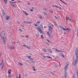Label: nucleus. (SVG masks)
I'll return each mask as SVG.
<instances>
[{
  "label": "nucleus",
  "mask_w": 78,
  "mask_h": 78,
  "mask_svg": "<svg viewBox=\"0 0 78 78\" xmlns=\"http://www.w3.org/2000/svg\"><path fill=\"white\" fill-rule=\"evenodd\" d=\"M41 37L42 39H44V36H43V35H41Z\"/></svg>",
  "instance_id": "nucleus-30"
},
{
  "label": "nucleus",
  "mask_w": 78,
  "mask_h": 78,
  "mask_svg": "<svg viewBox=\"0 0 78 78\" xmlns=\"http://www.w3.org/2000/svg\"><path fill=\"white\" fill-rule=\"evenodd\" d=\"M25 48H28V49H30V47H29L28 46L26 45Z\"/></svg>",
  "instance_id": "nucleus-23"
},
{
  "label": "nucleus",
  "mask_w": 78,
  "mask_h": 78,
  "mask_svg": "<svg viewBox=\"0 0 78 78\" xmlns=\"http://www.w3.org/2000/svg\"><path fill=\"white\" fill-rule=\"evenodd\" d=\"M32 9H33H33H34V7H32Z\"/></svg>",
  "instance_id": "nucleus-62"
},
{
  "label": "nucleus",
  "mask_w": 78,
  "mask_h": 78,
  "mask_svg": "<svg viewBox=\"0 0 78 78\" xmlns=\"http://www.w3.org/2000/svg\"><path fill=\"white\" fill-rule=\"evenodd\" d=\"M10 3L12 4H13V3H14V4H15V3H17V2L15 1V2H12L11 1H9Z\"/></svg>",
  "instance_id": "nucleus-13"
},
{
  "label": "nucleus",
  "mask_w": 78,
  "mask_h": 78,
  "mask_svg": "<svg viewBox=\"0 0 78 78\" xmlns=\"http://www.w3.org/2000/svg\"><path fill=\"white\" fill-rule=\"evenodd\" d=\"M21 37H24V36H22V35H21Z\"/></svg>",
  "instance_id": "nucleus-55"
},
{
  "label": "nucleus",
  "mask_w": 78,
  "mask_h": 78,
  "mask_svg": "<svg viewBox=\"0 0 78 78\" xmlns=\"http://www.w3.org/2000/svg\"><path fill=\"white\" fill-rule=\"evenodd\" d=\"M73 78H75V75H73Z\"/></svg>",
  "instance_id": "nucleus-50"
},
{
  "label": "nucleus",
  "mask_w": 78,
  "mask_h": 78,
  "mask_svg": "<svg viewBox=\"0 0 78 78\" xmlns=\"http://www.w3.org/2000/svg\"><path fill=\"white\" fill-rule=\"evenodd\" d=\"M37 30L38 31L40 32V33H41V34H44V31H43L41 29V28H37Z\"/></svg>",
  "instance_id": "nucleus-4"
},
{
  "label": "nucleus",
  "mask_w": 78,
  "mask_h": 78,
  "mask_svg": "<svg viewBox=\"0 0 78 78\" xmlns=\"http://www.w3.org/2000/svg\"><path fill=\"white\" fill-rule=\"evenodd\" d=\"M43 14H44V15L45 16H48V14H47V13H45V12H44Z\"/></svg>",
  "instance_id": "nucleus-29"
},
{
  "label": "nucleus",
  "mask_w": 78,
  "mask_h": 78,
  "mask_svg": "<svg viewBox=\"0 0 78 78\" xmlns=\"http://www.w3.org/2000/svg\"><path fill=\"white\" fill-rule=\"evenodd\" d=\"M8 77L9 78V77H11V75H10L9 76H8Z\"/></svg>",
  "instance_id": "nucleus-58"
},
{
  "label": "nucleus",
  "mask_w": 78,
  "mask_h": 78,
  "mask_svg": "<svg viewBox=\"0 0 78 78\" xmlns=\"http://www.w3.org/2000/svg\"><path fill=\"white\" fill-rule=\"evenodd\" d=\"M27 45H25V44H23V46H24V47H26V46Z\"/></svg>",
  "instance_id": "nucleus-47"
},
{
  "label": "nucleus",
  "mask_w": 78,
  "mask_h": 78,
  "mask_svg": "<svg viewBox=\"0 0 78 78\" xmlns=\"http://www.w3.org/2000/svg\"><path fill=\"white\" fill-rule=\"evenodd\" d=\"M57 8H58V9H59L60 7L59 6H57Z\"/></svg>",
  "instance_id": "nucleus-46"
},
{
  "label": "nucleus",
  "mask_w": 78,
  "mask_h": 78,
  "mask_svg": "<svg viewBox=\"0 0 78 78\" xmlns=\"http://www.w3.org/2000/svg\"><path fill=\"white\" fill-rule=\"evenodd\" d=\"M2 16H5V12H4L2 13Z\"/></svg>",
  "instance_id": "nucleus-32"
},
{
  "label": "nucleus",
  "mask_w": 78,
  "mask_h": 78,
  "mask_svg": "<svg viewBox=\"0 0 78 78\" xmlns=\"http://www.w3.org/2000/svg\"><path fill=\"white\" fill-rule=\"evenodd\" d=\"M18 3H22V2L20 1H18Z\"/></svg>",
  "instance_id": "nucleus-56"
},
{
  "label": "nucleus",
  "mask_w": 78,
  "mask_h": 78,
  "mask_svg": "<svg viewBox=\"0 0 78 78\" xmlns=\"http://www.w3.org/2000/svg\"><path fill=\"white\" fill-rule=\"evenodd\" d=\"M46 40L48 41V42L49 43H50V41H49V40H48V39H46Z\"/></svg>",
  "instance_id": "nucleus-36"
},
{
  "label": "nucleus",
  "mask_w": 78,
  "mask_h": 78,
  "mask_svg": "<svg viewBox=\"0 0 78 78\" xmlns=\"http://www.w3.org/2000/svg\"><path fill=\"white\" fill-rule=\"evenodd\" d=\"M51 13H53V12L52 11H51Z\"/></svg>",
  "instance_id": "nucleus-59"
},
{
  "label": "nucleus",
  "mask_w": 78,
  "mask_h": 78,
  "mask_svg": "<svg viewBox=\"0 0 78 78\" xmlns=\"http://www.w3.org/2000/svg\"><path fill=\"white\" fill-rule=\"evenodd\" d=\"M76 56L77 59H78V54H77V55H76Z\"/></svg>",
  "instance_id": "nucleus-38"
},
{
  "label": "nucleus",
  "mask_w": 78,
  "mask_h": 78,
  "mask_svg": "<svg viewBox=\"0 0 78 78\" xmlns=\"http://www.w3.org/2000/svg\"><path fill=\"white\" fill-rule=\"evenodd\" d=\"M5 32L4 31L1 32L0 33V36L2 38V44H4V45H5L7 42L6 37L5 36Z\"/></svg>",
  "instance_id": "nucleus-1"
},
{
  "label": "nucleus",
  "mask_w": 78,
  "mask_h": 78,
  "mask_svg": "<svg viewBox=\"0 0 78 78\" xmlns=\"http://www.w3.org/2000/svg\"><path fill=\"white\" fill-rule=\"evenodd\" d=\"M76 73H77V78H78V72H76Z\"/></svg>",
  "instance_id": "nucleus-45"
},
{
  "label": "nucleus",
  "mask_w": 78,
  "mask_h": 78,
  "mask_svg": "<svg viewBox=\"0 0 78 78\" xmlns=\"http://www.w3.org/2000/svg\"><path fill=\"white\" fill-rule=\"evenodd\" d=\"M54 24H55V25L56 26V22H54Z\"/></svg>",
  "instance_id": "nucleus-63"
},
{
  "label": "nucleus",
  "mask_w": 78,
  "mask_h": 78,
  "mask_svg": "<svg viewBox=\"0 0 78 78\" xmlns=\"http://www.w3.org/2000/svg\"><path fill=\"white\" fill-rule=\"evenodd\" d=\"M47 50L48 51V52L51 53H52V51L51 50H50L49 49H48Z\"/></svg>",
  "instance_id": "nucleus-16"
},
{
  "label": "nucleus",
  "mask_w": 78,
  "mask_h": 78,
  "mask_svg": "<svg viewBox=\"0 0 78 78\" xmlns=\"http://www.w3.org/2000/svg\"><path fill=\"white\" fill-rule=\"evenodd\" d=\"M3 60H2V63L0 64V66H2V63H3Z\"/></svg>",
  "instance_id": "nucleus-34"
},
{
  "label": "nucleus",
  "mask_w": 78,
  "mask_h": 78,
  "mask_svg": "<svg viewBox=\"0 0 78 78\" xmlns=\"http://www.w3.org/2000/svg\"><path fill=\"white\" fill-rule=\"evenodd\" d=\"M19 64L20 66H23V64L20 63H19Z\"/></svg>",
  "instance_id": "nucleus-44"
},
{
  "label": "nucleus",
  "mask_w": 78,
  "mask_h": 78,
  "mask_svg": "<svg viewBox=\"0 0 78 78\" xmlns=\"http://www.w3.org/2000/svg\"><path fill=\"white\" fill-rule=\"evenodd\" d=\"M77 37H78V30H77Z\"/></svg>",
  "instance_id": "nucleus-57"
},
{
  "label": "nucleus",
  "mask_w": 78,
  "mask_h": 78,
  "mask_svg": "<svg viewBox=\"0 0 78 78\" xmlns=\"http://www.w3.org/2000/svg\"><path fill=\"white\" fill-rule=\"evenodd\" d=\"M39 18L41 19H43V18H42V16L41 15H39Z\"/></svg>",
  "instance_id": "nucleus-28"
},
{
  "label": "nucleus",
  "mask_w": 78,
  "mask_h": 78,
  "mask_svg": "<svg viewBox=\"0 0 78 78\" xmlns=\"http://www.w3.org/2000/svg\"><path fill=\"white\" fill-rule=\"evenodd\" d=\"M75 55H78V48H76L75 50Z\"/></svg>",
  "instance_id": "nucleus-8"
},
{
  "label": "nucleus",
  "mask_w": 78,
  "mask_h": 78,
  "mask_svg": "<svg viewBox=\"0 0 78 78\" xmlns=\"http://www.w3.org/2000/svg\"><path fill=\"white\" fill-rule=\"evenodd\" d=\"M19 78H21V77L20 76V74H19Z\"/></svg>",
  "instance_id": "nucleus-51"
},
{
  "label": "nucleus",
  "mask_w": 78,
  "mask_h": 78,
  "mask_svg": "<svg viewBox=\"0 0 78 78\" xmlns=\"http://www.w3.org/2000/svg\"><path fill=\"white\" fill-rule=\"evenodd\" d=\"M11 70L10 69H9L8 71V73H9V75H11Z\"/></svg>",
  "instance_id": "nucleus-17"
},
{
  "label": "nucleus",
  "mask_w": 78,
  "mask_h": 78,
  "mask_svg": "<svg viewBox=\"0 0 78 78\" xmlns=\"http://www.w3.org/2000/svg\"><path fill=\"white\" fill-rule=\"evenodd\" d=\"M30 11H31V12H33V9H31L30 10Z\"/></svg>",
  "instance_id": "nucleus-49"
},
{
  "label": "nucleus",
  "mask_w": 78,
  "mask_h": 78,
  "mask_svg": "<svg viewBox=\"0 0 78 78\" xmlns=\"http://www.w3.org/2000/svg\"><path fill=\"white\" fill-rule=\"evenodd\" d=\"M32 67V68H33V70L34 72H36V71H37V69H35V68H34V67Z\"/></svg>",
  "instance_id": "nucleus-21"
},
{
  "label": "nucleus",
  "mask_w": 78,
  "mask_h": 78,
  "mask_svg": "<svg viewBox=\"0 0 78 78\" xmlns=\"http://www.w3.org/2000/svg\"><path fill=\"white\" fill-rule=\"evenodd\" d=\"M61 56H62V57L63 58H65V57H64V55H62V54H61Z\"/></svg>",
  "instance_id": "nucleus-27"
},
{
  "label": "nucleus",
  "mask_w": 78,
  "mask_h": 78,
  "mask_svg": "<svg viewBox=\"0 0 78 78\" xmlns=\"http://www.w3.org/2000/svg\"><path fill=\"white\" fill-rule=\"evenodd\" d=\"M39 23H40V21H38V22L35 25V27H37L38 26H39Z\"/></svg>",
  "instance_id": "nucleus-9"
},
{
  "label": "nucleus",
  "mask_w": 78,
  "mask_h": 78,
  "mask_svg": "<svg viewBox=\"0 0 78 78\" xmlns=\"http://www.w3.org/2000/svg\"><path fill=\"white\" fill-rule=\"evenodd\" d=\"M13 44H16V42H13Z\"/></svg>",
  "instance_id": "nucleus-61"
},
{
  "label": "nucleus",
  "mask_w": 78,
  "mask_h": 78,
  "mask_svg": "<svg viewBox=\"0 0 78 78\" xmlns=\"http://www.w3.org/2000/svg\"><path fill=\"white\" fill-rule=\"evenodd\" d=\"M63 30H64V31H66L67 30H68V31H69V30H70L68 28H66V29H65V28H64Z\"/></svg>",
  "instance_id": "nucleus-20"
},
{
  "label": "nucleus",
  "mask_w": 78,
  "mask_h": 78,
  "mask_svg": "<svg viewBox=\"0 0 78 78\" xmlns=\"http://www.w3.org/2000/svg\"><path fill=\"white\" fill-rule=\"evenodd\" d=\"M51 73L52 75H55V74L54 73H53L52 72H51Z\"/></svg>",
  "instance_id": "nucleus-40"
},
{
  "label": "nucleus",
  "mask_w": 78,
  "mask_h": 78,
  "mask_svg": "<svg viewBox=\"0 0 78 78\" xmlns=\"http://www.w3.org/2000/svg\"><path fill=\"white\" fill-rule=\"evenodd\" d=\"M5 18L7 20H9V18H10V17L9 16H6Z\"/></svg>",
  "instance_id": "nucleus-12"
},
{
  "label": "nucleus",
  "mask_w": 78,
  "mask_h": 78,
  "mask_svg": "<svg viewBox=\"0 0 78 78\" xmlns=\"http://www.w3.org/2000/svg\"><path fill=\"white\" fill-rule=\"evenodd\" d=\"M33 59H30L29 60H28V62H30V63H31V62H33Z\"/></svg>",
  "instance_id": "nucleus-10"
},
{
  "label": "nucleus",
  "mask_w": 78,
  "mask_h": 78,
  "mask_svg": "<svg viewBox=\"0 0 78 78\" xmlns=\"http://www.w3.org/2000/svg\"><path fill=\"white\" fill-rule=\"evenodd\" d=\"M23 11L26 16H28V14L27 13V12H26V11Z\"/></svg>",
  "instance_id": "nucleus-14"
},
{
  "label": "nucleus",
  "mask_w": 78,
  "mask_h": 78,
  "mask_svg": "<svg viewBox=\"0 0 78 78\" xmlns=\"http://www.w3.org/2000/svg\"><path fill=\"white\" fill-rule=\"evenodd\" d=\"M59 52H61V53H63V51L61 50H59Z\"/></svg>",
  "instance_id": "nucleus-43"
},
{
  "label": "nucleus",
  "mask_w": 78,
  "mask_h": 78,
  "mask_svg": "<svg viewBox=\"0 0 78 78\" xmlns=\"http://www.w3.org/2000/svg\"><path fill=\"white\" fill-rule=\"evenodd\" d=\"M58 27H59L61 29H62V30H64V27L62 26H58Z\"/></svg>",
  "instance_id": "nucleus-24"
},
{
  "label": "nucleus",
  "mask_w": 78,
  "mask_h": 78,
  "mask_svg": "<svg viewBox=\"0 0 78 78\" xmlns=\"http://www.w3.org/2000/svg\"><path fill=\"white\" fill-rule=\"evenodd\" d=\"M17 44H19V41H17Z\"/></svg>",
  "instance_id": "nucleus-64"
},
{
  "label": "nucleus",
  "mask_w": 78,
  "mask_h": 78,
  "mask_svg": "<svg viewBox=\"0 0 78 78\" xmlns=\"http://www.w3.org/2000/svg\"><path fill=\"white\" fill-rule=\"evenodd\" d=\"M46 58H47L49 59H51V58H52V57H50L48 56H46Z\"/></svg>",
  "instance_id": "nucleus-19"
},
{
  "label": "nucleus",
  "mask_w": 78,
  "mask_h": 78,
  "mask_svg": "<svg viewBox=\"0 0 78 78\" xmlns=\"http://www.w3.org/2000/svg\"><path fill=\"white\" fill-rule=\"evenodd\" d=\"M10 49L11 50H14L15 49V47H14L13 46H10Z\"/></svg>",
  "instance_id": "nucleus-7"
},
{
  "label": "nucleus",
  "mask_w": 78,
  "mask_h": 78,
  "mask_svg": "<svg viewBox=\"0 0 78 78\" xmlns=\"http://www.w3.org/2000/svg\"><path fill=\"white\" fill-rule=\"evenodd\" d=\"M19 31H20L21 32H22V29H19Z\"/></svg>",
  "instance_id": "nucleus-39"
},
{
  "label": "nucleus",
  "mask_w": 78,
  "mask_h": 78,
  "mask_svg": "<svg viewBox=\"0 0 78 78\" xmlns=\"http://www.w3.org/2000/svg\"><path fill=\"white\" fill-rule=\"evenodd\" d=\"M48 27H49V32L50 34H51L53 31V28L51 27H52L51 23H49L48 24Z\"/></svg>",
  "instance_id": "nucleus-2"
},
{
  "label": "nucleus",
  "mask_w": 78,
  "mask_h": 78,
  "mask_svg": "<svg viewBox=\"0 0 78 78\" xmlns=\"http://www.w3.org/2000/svg\"><path fill=\"white\" fill-rule=\"evenodd\" d=\"M66 20H68L69 22H73V21L72 20V19L69 17H67L66 18Z\"/></svg>",
  "instance_id": "nucleus-6"
},
{
  "label": "nucleus",
  "mask_w": 78,
  "mask_h": 78,
  "mask_svg": "<svg viewBox=\"0 0 78 78\" xmlns=\"http://www.w3.org/2000/svg\"><path fill=\"white\" fill-rule=\"evenodd\" d=\"M55 19H58V18L56 16H55Z\"/></svg>",
  "instance_id": "nucleus-48"
},
{
  "label": "nucleus",
  "mask_w": 78,
  "mask_h": 78,
  "mask_svg": "<svg viewBox=\"0 0 78 78\" xmlns=\"http://www.w3.org/2000/svg\"><path fill=\"white\" fill-rule=\"evenodd\" d=\"M69 67V64H67V65H66L64 68V69L65 72V75H64V77L65 78H67V72H66V70H67V69Z\"/></svg>",
  "instance_id": "nucleus-3"
},
{
  "label": "nucleus",
  "mask_w": 78,
  "mask_h": 78,
  "mask_svg": "<svg viewBox=\"0 0 78 78\" xmlns=\"http://www.w3.org/2000/svg\"><path fill=\"white\" fill-rule=\"evenodd\" d=\"M59 9H61V10H62V8H61L60 7Z\"/></svg>",
  "instance_id": "nucleus-53"
},
{
  "label": "nucleus",
  "mask_w": 78,
  "mask_h": 78,
  "mask_svg": "<svg viewBox=\"0 0 78 78\" xmlns=\"http://www.w3.org/2000/svg\"><path fill=\"white\" fill-rule=\"evenodd\" d=\"M52 7H53V8L55 7V8H57V5H52Z\"/></svg>",
  "instance_id": "nucleus-33"
},
{
  "label": "nucleus",
  "mask_w": 78,
  "mask_h": 78,
  "mask_svg": "<svg viewBox=\"0 0 78 78\" xmlns=\"http://www.w3.org/2000/svg\"><path fill=\"white\" fill-rule=\"evenodd\" d=\"M25 37H27V39H28L29 38V37H28V36L27 35Z\"/></svg>",
  "instance_id": "nucleus-42"
},
{
  "label": "nucleus",
  "mask_w": 78,
  "mask_h": 78,
  "mask_svg": "<svg viewBox=\"0 0 78 78\" xmlns=\"http://www.w3.org/2000/svg\"><path fill=\"white\" fill-rule=\"evenodd\" d=\"M21 26L22 27H23V28H24V27H25L23 25H22Z\"/></svg>",
  "instance_id": "nucleus-54"
},
{
  "label": "nucleus",
  "mask_w": 78,
  "mask_h": 78,
  "mask_svg": "<svg viewBox=\"0 0 78 78\" xmlns=\"http://www.w3.org/2000/svg\"><path fill=\"white\" fill-rule=\"evenodd\" d=\"M3 67H4V66H2V67H1V70H3Z\"/></svg>",
  "instance_id": "nucleus-41"
},
{
  "label": "nucleus",
  "mask_w": 78,
  "mask_h": 78,
  "mask_svg": "<svg viewBox=\"0 0 78 78\" xmlns=\"http://www.w3.org/2000/svg\"><path fill=\"white\" fill-rule=\"evenodd\" d=\"M47 44L48 46H49V44H48V43H47Z\"/></svg>",
  "instance_id": "nucleus-60"
},
{
  "label": "nucleus",
  "mask_w": 78,
  "mask_h": 78,
  "mask_svg": "<svg viewBox=\"0 0 78 78\" xmlns=\"http://www.w3.org/2000/svg\"><path fill=\"white\" fill-rule=\"evenodd\" d=\"M47 34L48 35V36H49V37H51V34H50V33H49V32H47Z\"/></svg>",
  "instance_id": "nucleus-15"
},
{
  "label": "nucleus",
  "mask_w": 78,
  "mask_h": 78,
  "mask_svg": "<svg viewBox=\"0 0 78 78\" xmlns=\"http://www.w3.org/2000/svg\"><path fill=\"white\" fill-rule=\"evenodd\" d=\"M10 4L14 8H16V6L13 4L10 3Z\"/></svg>",
  "instance_id": "nucleus-22"
},
{
  "label": "nucleus",
  "mask_w": 78,
  "mask_h": 78,
  "mask_svg": "<svg viewBox=\"0 0 78 78\" xmlns=\"http://www.w3.org/2000/svg\"><path fill=\"white\" fill-rule=\"evenodd\" d=\"M73 60L74 61V64H73V66H75L76 65L77 63H78V59H73Z\"/></svg>",
  "instance_id": "nucleus-5"
},
{
  "label": "nucleus",
  "mask_w": 78,
  "mask_h": 78,
  "mask_svg": "<svg viewBox=\"0 0 78 78\" xmlns=\"http://www.w3.org/2000/svg\"><path fill=\"white\" fill-rule=\"evenodd\" d=\"M26 57H27V58H28L29 59L31 58V56H28L27 55Z\"/></svg>",
  "instance_id": "nucleus-25"
},
{
  "label": "nucleus",
  "mask_w": 78,
  "mask_h": 78,
  "mask_svg": "<svg viewBox=\"0 0 78 78\" xmlns=\"http://www.w3.org/2000/svg\"><path fill=\"white\" fill-rule=\"evenodd\" d=\"M24 23H26V24H31V23H32V22H24Z\"/></svg>",
  "instance_id": "nucleus-11"
},
{
  "label": "nucleus",
  "mask_w": 78,
  "mask_h": 78,
  "mask_svg": "<svg viewBox=\"0 0 78 78\" xmlns=\"http://www.w3.org/2000/svg\"><path fill=\"white\" fill-rule=\"evenodd\" d=\"M43 51H44V52H46V51H47V50H46V49H44L42 50Z\"/></svg>",
  "instance_id": "nucleus-31"
},
{
  "label": "nucleus",
  "mask_w": 78,
  "mask_h": 78,
  "mask_svg": "<svg viewBox=\"0 0 78 78\" xmlns=\"http://www.w3.org/2000/svg\"><path fill=\"white\" fill-rule=\"evenodd\" d=\"M55 50L56 51H57L58 52H59V50H58V49H55Z\"/></svg>",
  "instance_id": "nucleus-37"
},
{
  "label": "nucleus",
  "mask_w": 78,
  "mask_h": 78,
  "mask_svg": "<svg viewBox=\"0 0 78 78\" xmlns=\"http://www.w3.org/2000/svg\"><path fill=\"white\" fill-rule=\"evenodd\" d=\"M4 1L5 4H7V0H4Z\"/></svg>",
  "instance_id": "nucleus-26"
},
{
  "label": "nucleus",
  "mask_w": 78,
  "mask_h": 78,
  "mask_svg": "<svg viewBox=\"0 0 78 78\" xmlns=\"http://www.w3.org/2000/svg\"><path fill=\"white\" fill-rule=\"evenodd\" d=\"M40 26L41 28H43V26H42L41 25Z\"/></svg>",
  "instance_id": "nucleus-52"
},
{
  "label": "nucleus",
  "mask_w": 78,
  "mask_h": 78,
  "mask_svg": "<svg viewBox=\"0 0 78 78\" xmlns=\"http://www.w3.org/2000/svg\"><path fill=\"white\" fill-rule=\"evenodd\" d=\"M61 2H62V3H64V4H65V5H67V3H65L62 0H59Z\"/></svg>",
  "instance_id": "nucleus-18"
},
{
  "label": "nucleus",
  "mask_w": 78,
  "mask_h": 78,
  "mask_svg": "<svg viewBox=\"0 0 78 78\" xmlns=\"http://www.w3.org/2000/svg\"><path fill=\"white\" fill-rule=\"evenodd\" d=\"M36 36L37 37V36H39V33H37V34L36 35Z\"/></svg>",
  "instance_id": "nucleus-35"
}]
</instances>
